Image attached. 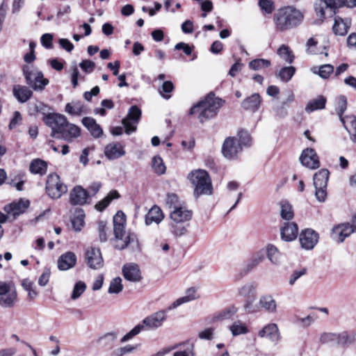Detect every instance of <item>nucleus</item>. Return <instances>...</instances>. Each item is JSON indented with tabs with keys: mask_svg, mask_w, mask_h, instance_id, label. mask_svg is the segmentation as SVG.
Returning a JSON list of instances; mask_svg holds the SVG:
<instances>
[{
	"mask_svg": "<svg viewBox=\"0 0 356 356\" xmlns=\"http://www.w3.org/2000/svg\"><path fill=\"white\" fill-rule=\"evenodd\" d=\"M30 202L27 200H19L17 202H13L4 207L3 209L8 214L13 216L15 218L23 213L29 207Z\"/></svg>",
	"mask_w": 356,
	"mask_h": 356,
	"instance_id": "obj_24",
	"label": "nucleus"
},
{
	"mask_svg": "<svg viewBox=\"0 0 356 356\" xmlns=\"http://www.w3.org/2000/svg\"><path fill=\"white\" fill-rule=\"evenodd\" d=\"M18 301V293L14 283L0 281V307L11 309L17 305Z\"/></svg>",
	"mask_w": 356,
	"mask_h": 356,
	"instance_id": "obj_6",
	"label": "nucleus"
},
{
	"mask_svg": "<svg viewBox=\"0 0 356 356\" xmlns=\"http://www.w3.org/2000/svg\"><path fill=\"white\" fill-rule=\"evenodd\" d=\"M120 197V194L117 191H111L103 200L99 201L96 205L95 209L98 211H103L110 202Z\"/></svg>",
	"mask_w": 356,
	"mask_h": 356,
	"instance_id": "obj_41",
	"label": "nucleus"
},
{
	"mask_svg": "<svg viewBox=\"0 0 356 356\" xmlns=\"http://www.w3.org/2000/svg\"><path fill=\"white\" fill-rule=\"evenodd\" d=\"M42 120L47 126L51 128V136L56 138H60L58 136L67 122V118L64 115L55 113L45 115L42 118Z\"/></svg>",
	"mask_w": 356,
	"mask_h": 356,
	"instance_id": "obj_9",
	"label": "nucleus"
},
{
	"mask_svg": "<svg viewBox=\"0 0 356 356\" xmlns=\"http://www.w3.org/2000/svg\"><path fill=\"white\" fill-rule=\"evenodd\" d=\"M87 264L92 269H99L103 266V259L99 249L90 248L86 253Z\"/></svg>",
	"mask_w": 356,
	"mask_h": 356,
	"instance_id": "obj_20",
	"label": "nucleus"
},
{
	"mask_svg": "<svg viewBox=\"0 0 356 356\" xmlns=\"http://www.w3.org/2000/svg\"><path fill=\"white\" fill-rule=\"evenodd\" d=\"M318 234L311 229L302 230L299 236L301 247L305 250H312L318 241Z\"/></svg>",
	"mask_w": 356,
	"mask_h": 356,
	"instance_id": "obj_14",
	"label": "nucleus"
},
{
	"mask_svg": "<svg viewBox=\"0 0 356 356\" xmlns=\"http://www.w3.org/2000/svg\"><path fill=\"white\" fill-rule=\"evenodd\" d=\"M334 67L330 64L321 65L318 71V75L323 79H327L333 72Z\"/></svg>",
	"mask_w": 356,
	"mask_h": 356,
	"instance_id": "obj_57",
	"label": "nucleus"
},
{
	"mask_svg": "<svg viewBox=\"0 0 356 356\" xmlns=\"http://www.w3.org/2000/svg\"><path fill=\"white\" fill-rule=\"evenodd\" d=\"M260 308L269 313H275L277 312V303L275 299L270 295L262 296L259 302Z\"/></svg>",
	"mask_w": 356,
	"mask_h": 356,
	"instance_id": "obj_35",
	"label": "nucleus"
},
{
	"mask_svg": "<svg viewBox=\"0 0 356 356\" xmlns=\"http://www.w3.org/2000/svg\"><path fill=\"white\" fill-rule=\"evenodd\" d=\"M264 259V252L261 250L252 255L250 261L246 265L247 270L249 271L259 265Z\"/></svg>",
	"mask_w": 356,
	"mask_h": 356,
	"instance_id": "obj_47",
	"label": "nucleus"
},
{
	"mask_svg": "<svg viewBox=\"0 0 356 356\" xmlns=\"http://www.w3.org/2000/svg\"><path fill=\"white\" fill-rule=\"evenodd\" d=\"M347 108V99L345 96H340L337 99L336 111L339 118L343 117V113Z\"/></svg>",
	"mask_w": 356,
	"mask_h": 356,
	"instance_id": "obj_52",
	"label": "nucleus"
},
{
	"mask_svg": "<svg viewBox=\"0 0 356 356\" xmlns=\"http://www.w3.org/2000/svg\"><path fill=\"white\" fill-rule=\"evenodd\" d=\"M243 147L234 137H229L225 139L222 147V152L225 157L233 159L237 157L241 152Z\"/></svg>",
	"mask_w": 356,
	"mask_h": 356,
	"instance_id": "obj_13",
	"label": "nucleus"
},
{
	"mask_svg": "<svg viewBox=\"0 0 356 356\" xmlns=\"http://www.w3.org/2000/svg\"><path fill=\"white\" fill-rule=\"evenodd\" d=\"M76 263V256L72 252H67L58 259V268L60 270H67L73 268Z\"/></svg>",
	"mask_w": 356,
	"mask_h": 356,
	"instance_id": "obj_26",
	"label": "nucleus"
},
{
	"mask_svg": "<svg viewBox=\"0 0 356 356\" xmlns=\"http://www.w3.org/2000/svg\"><path fill=\"white\" fill-rule=\"evenodd\" d=\"M45 188L47 195L53 199L60 197L67 191L66 185L60 181V177L56 173L48 175Z\"/></svg>",
	"mask_w": 356,
	"mask_h": 356,
	"instance_id": "obj_8",
	"label": "nucleus"
},
{
	"mask_svg": "<svg viewBox=\"0 0 356 356\" xmlns=\"http://www.w3.org/2000/svg\"><path fill=\"white\" fill-rule=\"evenodd\" d=\"M115 248L118 250L129 248L131 251L137 252L141 250L137 236L134 233H129L122 241L115 243Z\"/></svg>",
	"mask_w": 356,
	"mask_h": 356,
	"instance_id": "obj_19",
	"label": "nucleus"
},
{
	"mask_svg": "<svg viewBox=\"0 0 356 356\" xmlns=\"http://www.w3.org/2000/svg\"><path fill=\"white\" fill-rule=\"evenodd\" d=\"M280 215L282 219L290 220L293 218L294 213L292 206L286 201L280 202Z\"/></svg>",
	"mask_w": 356,
	"mask_h": 356,
	"instance_id": "obj_43",
	"label": "nucleus"
},
{
	"mask_svg": "<svg viewBox=\"0 0 356 356\" xmlns=\"http://www.w3.org/2000/svg\"><path fill=\"white\" fill-rule=\"evenodd\" d=\"M86 285L83 282L79 281L76 282L74 286L71 298L76 300L79 298L81 294L85 291Z\"/></svg>",
	"mask_w": 356,
	"mask_h": 356,
	"instance_id": "obj_54",
	"label": "nucleus"
},
{
	"mask_svg": "<svg viewBox=\"0 0 356 356\" xmlns=\"http://www.w3.org/2000/svg\"><path fill=\"white\" fill-rule=\"evenodd\" d=\"M343 127L350 134L351 139L356 141V117L348 115L340 118Z\"/></svg>",
	"mask_w": 356,
	"mask_h": 356,
	"instance_id": "obj_33",
	"label": "nucleus"
},
{
	"mask_svg": "<svg viewBox=\"0 0 356 356\" xmlns=\"http://www.w3.org/2000/svg\"><path fill=\"white\" fill-rule=\"evenodd\" d=\"M221 106L220 99L209 95L194 105L190 110V114L197 115V119L202 123L216 116Z\"/></svg>",
	"mask_w": 356,
	"mask_h": 356,
	"instance_id": "obj_3",
	"label": "nucleus"
},
{
	"mask_svg": "<svg viewBox=\"0 0 356 356\" xmlns=\"http://www.w3.org/2000/svg\"><path fill=\"white\" fill-rule=\"evenodd\" d=\"M266 255L273 264L279 265L280 264V252L273 244L267 245Z\"/></svg>",
	"mask_w": 356,
	"mask_h": 356,
	"instance_id": "obj_40",
	"label": "nucleus"
},
{
	"mask_svg": "<svg viewBox=\"0 0 356 356\" xmlns=\"http://www.w3.org/2000/svg\"><path fill=\"white\" fill-rule=\"evenodd\" d=\"M22 120L21 113L19 111H15L9 124V129H13L16 128L21 123Z\"/></svg>",
	"mask_w": 356,
	"mask_h": 356,
	"instance_id": "obj_62",
	"label": "nucleus"
},
{
	"mask_svg": "<svg viewBox=\"0 0 356 356\" xmlns=\"http://www.w3.org/2000/svg\"><path fill=\"white\" fill-rule=\"evenodd\" d=\"M192 216V211L182 205L178 207H175L174 209L171 210L170 213L171 220L177 224H181L190 220Z\"/></svg>",
	"mask_w": 356,
	"mask_h": 356,
	"instance_id": "obj_18",
	"label": "nucleus"
},
{
	"mask_svg": "<svg viewBox=\"0 0 356 356\" xmlns=\"http://www.w3.org/2000/svg\"><path fill=\"white\" fill-rule=\"evenodd\" d=\"M275 116L277 118H284L288 115L287 106L282 103L273 108Z\"/></svg>",
	"mask_w": 356,
	"mask_h": 356,
	"instance_id": "obj_59",
	"label": "nucleus"
},
{
	"mask_svg": "<svg viewBox=\"0 0 356 356\" xmlns=\"http://www.w3.org/2000/svg\"><path fill=\"white\" fill-rule=\"evenodd\" d=\"M164 218L162 210L158 206L152 207L145 216V224L149 225L152 222L160 223Z\"/></svg>",
	"mask_w": 356,
	"mask_h": 356,
	"instance_id": "obj_32",
	"label": "nucleus"
},
{
	"mask_svg": "<svg viewBox=\"0 0 356 356\" xmlns=\"http://www.w3.org/2000/svg\"><path fill=\"white\" fill-rule=\"evenodd\" d=\"M13 95L20 103H25L33 95V92L26 86L15 85L13 88Z\"/></svg>",
	"mask_w": 356,
	"mask_h": 356,
	"instance_id": "obj_29",
	"label": "nucleus"
},
{
	"mask_svg": "<svg viewBox=\"0 0 356 356\" xmlns=\"http://www.w3.org/2000/svg\"><path fill=\"white\" fill-rule=\"evenodd\" d=\"M152 168L154 172L158 175L164 174L166 170L165 165L159 156H155L153 157Z\"/></svg>",
	"mask_w": 356,
	"mask_h": 356,
	"instance_id": "obj_49",
	"label": "nucleus"
},
{
	"mask_svg": "<svg viewBox=\"0 0 356 356\" xmlns=\"http://www.w3.org/2000/svg\"><path fill=\"white\" fill-rule=\"evenodd\" d=\"M81 122L94 138H99L103 135V130L96 120L90 117H84Z\"/></svg>",
	"mask_w": 356,
	"mask_h": 356,
	"instance_id": "obj_28",
	"label": "nucleus"
},
{
	"mask_svg": "<svg viewBox=\"0 0 356 356\" xmlns=\"http://www.w3.org/2000/svg\"><path fill=\"white\" fill-rule=\"evenodd\" d=\"M261 338H266L273 342L277 341L280 338V333L277 325L275 323H269L265 325L258 332Z\"/></svg>",
	"mask_w": 356,
	"mask_h": 356,
	"instance_id": "obj_27",
	"label": "nucleus"
},
{
	"mask_svg": "<svg viewBox=\"0 0 356 356\" xmlns=\"http://www.w3.org/2000/svg\"><path fill=\"white\" fill-rule=\"evenodd\" d=\"M166 311L161 310L145 317L142 323L136 325L121 339V343L127 342L144 330H154L160 327L166 319Z\"/></svg>",
	"mask_w": 356,
	"mask_h": 356,
	"instance_id": "obj_2",
	"label": "nucleus"
},
{
	"mask_svg": "<svg viewBox=\"0 0 356 356\" xmlns=\"http://www.w3.org/2000/svg\"><path fill=\"white\" fill-rule=\"evenodd\" d=\"M279 56L285 60L288 63H292L294 60V55L292 51L290 50V48L285 45L282 44L277 49V51Z\"/></svg>",
	"mask_w": 356,
	"mask_h": 356,
	"instance_id": "obj_42",
	"label": "nucleus"
},
{
	"mask_svg": "<svg viewBox=\"0 0 356 356\" xmlns=\"http://www.w3.org/2000/svg\"><path fill=\"white\" fill-rule=\"evenodd\" d=\"M270 65V61L267 59L258 58L249 63V67L253 70H259L268 67Z\"/></svg>",
	"mask_w": 356,
	"mask_h": 356,
	"instance_id": "obj_46",
	"label": "nucleus"
},
{
	"mask_svg": "<svg viewBox=\"0 0 356 356\" xmlns=\"http://www.w3.org/2000/svg\"><path fill=\"white\" fill-rule=\"evenodd\" d=\"M34 110L37 113H42L44 117L45 115L49 113V107L41 102H37L34 104Z\"/></svg>",
	"mask_w": 356,
	"mask_h": 356,
	"instance_id": "obj_64",
	"label": "nucleus"
},
{
	"mask_svg": "<svg viewBox=\"0 0 356 356\" xmlns=\"http://www.w3.org/2000/svg\"><path fill=\"white\" fill-rule=\"evenodd\" d=\"M84 108L85 106L83 103L78 101L67 103L65 105V111L70 115L79 116L85 113Z\"/></svg>",
	"mask_w": 356,
	"mask_h": 356,
	"instance_id": "obj_37",
	"label": "nucleus"
},
{
	"mask_svg": "<svg viewBox=\"0 0 356 356\" xmlns=\"http://www.w3.org/2000/svg\"><path fill=\"white\" fill-rule=\"evenodd\" d=\"M90 194L87 190L77 185L74 186L70 193V202L72 205H83L88 203Z\"/></svg>",
	"mask_w": 356,
	"mask_h": 356,
	"instance_id": "obj_16",
	"label": "nucleus"
},
{
	"mask_svg": "<svg viewBox=\"0 0 356 356\" xmlns=\"http://www.w3.org/2000/svg\"><path fill=\"white\" fill-rule=\"evenodd\" d=\"M174 89L173 83L170 81H164L162 84L161 89H159V93L165 99H169L170 93Z\"/></svg>",
	"mask_w": 356,
	"mask_h": 356,
	"instance_id": "obj_53",
	"label": "nucleus"
},
{
	"mask_svg": "<svg viewBox=\"0 0 356 356\" xmlns=\"http://www.w3.org/2000/svg\"><path fill=\"white\" fill-rule=\"evenodd\" d=\"M350 26V21L349 19H343L340 17L336 16L332 30L336 35H345L348 33Z\"/></svg>",
	"mask_w": 356,
	"mask_h": 356,
	"instance_id": "obj_31",
	"label": "nucleus"
},
{
	"mask_svg": "<svg viewBox=\"0 0 356 356\" xmlns=\"http://www.w3.org/2000/svg\"><path fill=\"white\" fill-rule=\"evenodd\" d=\"M113 232L115 237V243H120L124 239V225H113Z\"/></svg>",
	"mask_w": 356,
	"mask_h": 356,
	"instance_id": "obj_56",
	"label": "nucleus"
},
{
	"mask_svg": "<svg viewBox=\"0 0 356 356\" xmlns=\"http://www.w3.org/2000/svg\"><path fill=\"white\" fill-rule=\"evenodd\" d=\"M355 339V335H350L346 332L341 333L325 332L320 337V341L323 343L331 345H346L352 343Z\"/></svg>",
	"mask_w": 356,
	"mask_h": 356,
	"instance_id": "obj_11",
	"label": "nucleus"
},
{
	"mask_svg": "<svg viewBox=\"0 0 356 356\" xmlns=\"http://www.w3.org/2000/svg\"><path fill=\"white\" fill-rule=\"evenodd\" d=\"M81 135V129L68 121L63 128V130L58 136L59 138L63 139L64 140L71 143L76 138H79Z\"/></svg>",
	"mask_w": 356,
	"mask_h": 356,
	"instance_id": "obj_23",
	"label": "nucleus"
},
{
	"mask_svg": "<svg viewBox=\"0 0 356 356\" xmlns=\"http://www.w3.org/2000/svg\"><path fill=\"white\" fill-rule=\"evenodd\" d=\"M123 289V285L122 284V279L120 277L113 278L110 283V286L108 289V293L118 294Z\"/></svg>",
	"mask_w": 356,
	"mask_h": 356,
	"instance_id": "obj_48",
	"label": "nucleus"
},
{
	"mask_svg": "<svg viewBox=\"0 0 356 356\" xmlns=\"http://www.w3.org/2000/svg\"><path fill=\"white\" fill-rule=\"evenodd\" d=\"M355 232L353 226L350 223H343L334 226L332 229L331 237L338 243H342Z\"/></svg>",
	"mask_w": 356,
	"mask_h": 356,
	"instance_id": "obj_15",
	"label": "nucleus"
},
{
	"mask_svg": "<svg viewBox=\"0 0 356 356\" xmlns=\"http://www.w3.org/2000/svg\"><path fill=\"white\" fill-rule=\"evenodd\" d=\"M122 274L125 280L138 282L142 280L140 270L138 264L134 263H127L122 267Z\"/></svg>",
	"mask_w": 356,
	"mask_h": 356,
	"instance_id": "obj_22",
	"label": "nucleus"
},
{
	"mask_svg": "<svg viewBox=\"0 0 356 356\" xmlns=\"http://www.w3.org/2000/svg\"><path fill=\"white\" fill-rule=\"evenodd\" d=\"M140 116L141 111L137 106L130 107L127 116L122 121L126 134L129 135L136 130Z\"/></svg>",
	"mask_w": 356,
	"mask_h": 356,
	"instance_id": "obj_12",
	"label": "nucleus"
},
{
	"mask_svg": "<svg viewBox=\"0 0 356 356\" xmlns=\"http://www.w3.org/2000/svg\"><path fill=\"white\" fill-rule=\"evenodd\" d=\"M296 68L293 66L284 67L279 72V77L284 82H288L293 76Z\"/></svg>",
	"mask_w": 356,
	"mask_h": 356,
	"instance_id": "obj_50",
	"label": "nucleus"
},
{
	"mask_svg": "<svg viewBox=\"0 0 356 356\" xmlns=\"http://www.w3.org/2000/svg\"><path fill=\"white\" fill-rule=\"evenodd\" d=\"M188 179L195 187L194 195L195 197L212 193L211 180L206 170L201 169L192 170L188 175Z\"/></svg>",
	"mask_w": 356,
	"mask_h": 356,
	"instance_id": "obj_4",
	"label": "nucleus"
},
{
	"mask_svg": "<svg viewBox=\"0 0 356 356\" xmlns=\"http://www.w3.org/2000/svg\"><path fill=\"white\" fill-rule=\"evenodd\" d=\"M229 330L234 336L246 334L249 332L247 326L241 321L234 322L230 327Z\"/></svg>",
	"mask_w": 356,
	"mask_h": 356,
	"instance_id": "obj_45",
	"label": "nucleus"
},
{
	"mask_svg": "<svg viewBox=\"0 0 356 356\" xmlns=\"http://www.w3.org/2000/svg\"><path fill=\"white\" fill-rule=\"evenodd\" d=\"M126 154L124 147L119 142H113L106 145L104 154L109 160L117 159Z\"/></svg>",
	"mask_w": 356,
	"mask_h": 356,
	"instance_id": "obj_25",
	"label": "nucleus"
},
{
	"mask_svg": "<svg viewBox=\"0 0 356 356\" xmlns=\"http://www.w3.org/2000/svg\"><path fill=\"white\" fill-rule=\"evenodd\" d=\"M23 74L26 83L35 91H42L49 84V80L44 77L42 71L28 65L22 67Z\"/></svg>",
	"mask_w": 356,
	"mask_h": 356,
	"instance_id": "obj_5",
	"label": "nucleus"
},
{
	"mask_svg": "<svg viewBox=\"0 0 356 356\" xmlns=\"http://www.w3.org/2000/svg\"><path fill=\"white\" fill-rule=\"evenodd\" d=\"M170 231L175 236H182L186 232V229L184 226L175 223L172 221L170 224Z\"/></svg>",
	"mask_w": 356,
	"mask_h": 356,
	"instance_id": "obj_58",
	"label": "nucleus"
},
{
	"mask_svg": "<svg viewBox=\"0 0 356 356\" xmlns=\"http://www.w3.org/2000/svg\"><path fill=\"white\" fill-rule=\"evenodd\" d=\"M29 170L33 174L43 175L47 172V164L43 160L39 159H34L30 164Z\"/></svg>",
	"mask_w": 356,
	"mask_h": 356,
	"instance_id": "obj_36",
	"label": "nucleus"
},
{
	"mask_svg": "<svg viewBox=\"0 0 356 356\" xmlns=\"http://www.w3.org/2000/svg\"><path fill=\"white\" fill-rule=\"evenodd\" d=\"M79 66L86 73H91L95 67V63L90 60H83L79 63Z\"/></svg>",
	"mask_w": 356,
	"mask_h": 356,
	"instance_id": "obj_60",
	"label": "nucleus"
},
{
	"mask_svg": "<svg viewBox=\"0 0 356 356\" xmlns=\"http://www.w3.org/2000/svg\"><path fill=\"white\" fill-rule=\"evenodd\" d=\"M256 288L257 286L254 283L248 282L239 289L238 293L243 297H254L256 294Z\"/></svg>",
	"mask_w": 356,
	"mask_h": 356,
	"instance_id": "obj_44",
	"label": "nucleus"
},
{
	"mask_svg": "<svg viewBox=\"0 0 356 356\" xmlns=\"http://www.w3.org/2000/svg\"><path fill=\"white\" fill-rule=\"evenodd\" d=\"M344 3L343 0H320L315 3V10L321 17H332Z\"/></svg>",
	"mask_w": 356,
	"mask_h": 356,
	"instance_id": "obj_10",
	"label": "nucleus"
},
{
	"mask_svg": "<svg viewBox=\"0 0 356 356\" xmlns=\"http://www.w3.org/2000/svg\"><path fill=\"white\" fill-rule=\"evenodd\" d=\"M261 103V96L258 93H254L242 102L241 106L246 111L254 113L259 110Z\"/></svg>",
	"mask_w": 356,
	"mask_h": 356,
	"instance_id": "obj_30",
	"label": "nucleus"
},
{
	"mask_svg": "<svg viewBox=\"0 0 356 356\" xmlns=\"http://www.w3.org/2000/svg\"><path fill=\"white\" fill-rule=\"evenodd\" d=\"M84 218L85 213L83 210L81 209H76L74 216L72 219V225L76 232L81 230L84 225Z\"/></svg>",
	"mask_w": 356,
	"mask_h": 356,
	"instance_id": "obj_38",
	"label": "nucleus"
},
{
	"mask_svg": "<svg viewBox=\"0 0 356 356\" xmlns=\"http://www.w3.org/2000/svg\"><path fill=\"white\" fill-rule=\"evenodd\" d=\"M53 35L51 33L43 34L40 38L42 45L46 49H51L53 47Z\"/></svg>",
	"mask_w": 356,
	"mask_h": 356,
	"instance_id": "obj_61",
	"label": "nucleus"
},
{
	"mask_svg": "<svg viewBox=\"0 0 356 356\" xmlns=\"http://www.w3.org/2000/svg\"><path fill=\"white\" fill-rule=\"evenodd\" d=\"M303 16L297 9L287 6L277 10L274 15V22L275 29L283 31L292 29L299 25Z\"/></svg>",
	"mask_w": 356,
	"mask_h": 356,
	"instance_id": "obj_1",
	"label": "nucleus"
},
{
	"mask_svg": "<svg viewBox=\"0 0 356 356\" xmlns=\"http://www.w3.org/2000/svg\"><path fill=\"white\" fill-rule=\"evenodd\" d=\"M259 4L266 13H271L273 10V4L270 0H259Z\"/></svg>",
	"mask_w": 356,
	"mask_h": 356,
	"instance_id": "obj_63",
	"label": "nucleus"
},
{
	"mask_svg": "<svg viewBox=\"0 0 356 356\" xmlns=\"http://www.w3.org/2000/svg\"><path fill=\"white\" fill-rule=\"evenodd\" d=\"M196 291L197 290L194 287L188 289L186 291V296L176 300L172 305H170L168 307V310L174 309L184 303L195 300L196 298H197L196 296Z\"/></svg>",
	"mask_w": 356,
	"mask_h": 356,
	"instance_id": "obj_34",
	"label": "nucleus"
},
{
	"mask_svg": "<svg viewBox=\"0 0 356 356\" xmlns=\"http://www.w3.org/2000/svg\"><path fill=\"white\" fill-rule=\"evenodd\" d=\"M298 234V225L294 222H286L280 228L281 238L286 242L294 241Z\"/></svg>",
	"mask_w": 356,
	"mask_h": 356,
	"instance_id": "obj_21",
	"label": "nucleus"
},
{
	"mask_svg": "<svg viewBox=\"0 0 356 356\" xmlns=\"http://www.w3.org/2000/svg\"><path fill=\"white\" fill-rule=\"evenodd\" d=\"M326 99L323 96H319L308 102L305 107L307 113H312L316 110L323 109L325 108Z\"/></svg>",
	"mask_w": 356,
	"mask_h": 356,
	"instance_id": "obj_39",
	"label": "nucleus"
},
{
	"mask_svg": "<svg viewBox=\"0 0 356 356\" xmlns=\"http://www.w3.org/2000/svg\"><path fill=\"white\" fill-rule=\"evenodd\" d=\"M330 172L327 169H321L314 175V186L315 187V196L321 202H325L327 197V185Z\"/></svg>",
	"mask_w": 356,
	"mask_h": 356,
	"instance_id": "obj_7",
	"label": "nucleus"
},
{
	"mask_svg": "<svg viewBox=\"0 0 356 356\" xmlns=\"http://www.w3.org/2000/svg\"><path fill=\"white\" fill-rule=\"evenodd\" d=\"M238 143L243 147H249L252 144V138L250 134L244 130H241L238 133Z\"/></svg>",
	"mask_w": 356,
	"mask_h": 356,
	"instance_id": "obj_51",
	"label": "nucleus"
},
{
	"mask_svg": "<svg viewBox=\"0 0 356 356\" xmlns=\"http://www.w3.org/2000/svg\"><path fill=\"white\" fill-rule=\"evenodd\" d=\"M166 204L170 209H174L175 207L181 206L179 202L178 196L175 193H169L166 197Z\"/></svg>",
	"mask_w": 356,
	"mask_h": 356,
	"instance_id": "obj_55",
	"label": "nucleus"
},
{
	"mask_svg": "<svg viewBox=\"0 0 356 356\" xmlns=\"http://www.w3.org/2000/svg\"><path fill=\"white\" fill-rule=\"evenodd\" d=\"M300 160L304 166L310 169H316L320 166L318 156L312 148H307L303 150Z\"/></svg>",
	"mask_w": 356,
	"mask_h": 356,
	"instance_id": "obj_17",
	"label": "nucleus"
}]
</instances>
